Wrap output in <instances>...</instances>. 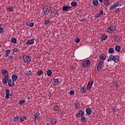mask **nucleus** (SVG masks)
Here are the masks:
<instances>
[{"instance_id":"f257e3e1","label":"nucleus","mask_w":125,"mask_h":125,"mask_svg":"<svg viewBox=\"0 0 125 125\" xmlns=\"http://www.w3.org/2000/svg\"><path fill=\"white\" fill-rule=\"evenodd\" d=\"M42 10H43V13L44 15H48L50 13V12L52 9H51V6L49 7H47L46 8L42 7Z\"/></svg>"},{"instance_id":"f03ea898","label":"nucleus","mask_w":125,"mask_h":125,"mask_svg":"<svg viewBox=\"0 0 125 125\" xmlns=\"http://www.w3.org/2000/svg\"><path fill=\"white\" fill-rule=\"evenodd\" d=\"M90 61L86 60L82 62V66L83 67V68L89 67V66H90Z\"/></svg>"},{"instance_id":"7ed1b4c3","label":"nucleus","mask_w":125,"mask_h":125,"mask_svg":"<svg viewBox=\"0 0 125 125\" xmlns=\"http://www.w3.org/2000/svg\"><path fill=\"white\" fill-rule=\"evenodd\" d=\"M103 64H104V61H100L98 65L97 66V70L98 72H100L102 69V66H103Z\"/></svg>"},{"instance_id":"20e7f679","label":"nucleus","mask_w":125,"mask_h":125,"mask_svg":"<svg viewBox=\"0 0 125 125\" xmlns=\"http://www.w3.org/2000/svg\"><path fill=\"white\" fill-rule=\"evenodd\" d=\"M115 30H117L116 26H111L107 29V32L108 33H113V32H115Z\"/></svg>"},{"instance_id":"39448f33","label":"nucleus","mask_w":125,"mask_h":125,"mask_svg":"<svg viewBox=\"0 0 125 125\" xmlns=\"http://www.w3.org/2000/svg\"><path fill=\"white\" fill-rule=\"evenodd\" d=\"M23 61L25 63H29V62H31V58L28 56L23 55L22 56Z\"/></svg>"},{"instance_id":"423d86ee","label":"nucleus","mask_w":125,"mask_h":125,"mask_svg":"<svg viewBox=\"0 0 125 125\" xmlns=\"http://www.w3.org/2000/svg\"><path fill=\"white\" fill-rule=\"evenodd\" d=\"M83 116H84V112L81 110L79 111L78 113L76 114L75 117L76 118H80L81 117H83Z\"/></svg>"},{"instance_id":"0eeeda50","label":"nucleus","mask_w":125,"mask_h":125,"mask_svg":"<svg viewBox=\"0 0 125 125\" xmlns=\"http://www.w3.org/2000/svg\"><path fill=\"white\" fill-rule=\"evenodd\" d=\"M34 43H35V38H32L31 40H28L26 42V44H27V45L34 44Z\"/></svg>"},{"instance_id":"6e6552de","label":"nucleus","mask_w":125,"mask_h":125,"mask_svg":"<svg viewBox=\"0 0 125 125\" xmlns=\"http://www.w3.org/2000/svg\"><path fill=\"white\" fill-rule=\"evenodd\" d=\"M8 79H9V75H6L5 77L2 79V83L3 84L7 83V82H8Z\"/></svg>"},{"instance_id":"1a4fd4ad","label":"nucleus","mask_w":125,"mask_h":125,"mask_svg":"<svg viewBox=\"0 0 125 125\" xmlns=\"http://www.w3.org/2000/svg\"><path fill=\"white\" fill-rule=\"evenodd\" d=\"M114 41L117 42H122V38L120 37V36L115 35L114 37Z\"/></svg>"},{"instance_id":"9d476101","label":"nucleus","mask_w":125,"mask_h":125,"mask_svg":"<svg viewBox=\"0 0 125 125\" xmlns=\"http://www.w3.org/2000/svg\"><path fill=\"white\" fill-rule=\"evenodd\" d=\"M112 61L115 62V63H118L119 61H120V56L116 55V56H113V59Z\"/></svg>"},{"instance_id":"9b49d317","label":"nucleus","mask_w":125,"mask_h":125,"mask_svg":"<svg viewBox=\"0 0 125 125\" xmlns=\"http://www.w3.org/2000/svg\"><path fill=\"white\" fill-rule=\"evenodd\" d=\"M5 91L6 93L5 98H6V99H9L10 98V97H9L10 91H9V89H6Z\"/></svg>"},{"instance_id":"f8f14e48","label":"nucleus","mask_w":125,"mask_h":125,"mask_svg":"<svg viewBox=\"0 0 125 125\" xmlns=\"http://www.w3.org/2000/svg\"><path fill=\"white\" fill-rule=\"evenodd\" d=\"M15 84L14 81H13L11 79H9L8 81V85L10 87L13 86Z\"/></svg>"},{"instance_id":"ddd939ff","label":"nucleus","mask_w":125,"mask_h":125,"mask_svg":"<svg viewBox=\"0 0 125 125\" xmlns=\"http://www.w3.org/2000/svg\"><path fill=\"white\" fill-rule=\"evenodd\" d=\"M59 83V81L58 80V79H53L52 82V84L53 85H54V86H56L57 85H58Z\"/></svg>"},{"instance_id":"4468645a","label":"nucleus","mask_w":125,"mask_h":125,"mask_svg":"<svg viewBox=\"0 0 125 125\" xmlns=\"http://www.w3.org/2000/svg\"><path fill=\"white\" fill-rule=\"evenodd\" d=\"M93 81H91L88 83L87 85V90H90V88H91V86H92V84H93Z\"/></svg>"},{"instance_id":"2eb2a0df","label":"nucleus","mask_w":125,"mask_h":125,"mask_svg":"<svg viewBox=\"0 0 125 125\" xmlns=\"http://www.w3.org/2000/svg\"><path fill=\"white\" fill-rule=\"evenodd\" d=\"M70 8H72V7H68L67 6H62L63 11H69V9H70Z\"/></svg>"},{"instance_id":"dca6fc26","label":"nucleus","mask_w":125,"mask_h":125,"mask_svg":"<svg viewBox=\"0 0 125 125\" xmlns=\"http://www.w3.org/2000/svg\"><path fill=\"white\" fill-rule=\"evenodd\" d=\"M103 2L105 6H109L110 5V1L108 0H104Z\"/></svg>"},{"instance_id":"f3484780","label":"nucleus","mask_w":125,"mask_h":125,"mask_svg":"<svg viewBox=\"0 0 125 125\" xmlns=\"http://www.w3.org/2000/svg\"><path fill=\"white\" fill-rule=\"evenodd\" d=\"M86 113L87 115H91V113H92V110H91V108H87L86 109Z\"/></svg>"},{"instance_id":"a211bd4d","label":"nucleus","mask_w":125,"mask_h":125,"mask_svg":"<svg viewBox=\"0 0 125 125\" xmlns=\"http://www.w3.org/2000/svg\"><path fill=\"white\" fill-rule=\"evenodd\" d=\"M122 4H123V2L121 0H118L116 3V7H118V6H122Z\"/></svg>"},{"instance_id":"6ab92c4d","label":"nucleus","mask_w":125,"mask_h":125,"mask_svg":"<svg viewBox=\"0 0 125 125\" xmlns=\"http://www.w3.org/2000/svg\"><path fill=\"white\" fill-rule=\"evenodd\" d=\"M12 80L13 81H15L17 80V79H18V76H17V75L16 74H13V75H12Z\"/></svg>"},{"instance_id":"aec40b11","label":"nucleus","mask_w":125,"mask_h":125,"mask_svg":"<svg viewBox=\"0 0 125 125\" xmlns=\"http://www.w3.org/2000/svg\"><path fill=\"white\" fill-rule=\"evenodd\" d=\"M92 3L95 6H97L99 4V1L98 0H93Z\"/></svg>"},{"instance_id":"412c9836","label":"nucleus","mask_w":125,"mask_h":125,"mask_svg":"<svg viewBox=\"0 0 125 125\" xmlns=\"http://www.w3.org/2000/svg\"><path fill=\"white\" fill-rule=\"evenodd\" d=\"M117 7V5H116V3H114L112 5L110 6L109 7V10H112V9H114Z\"/></svg>"},{"instance_id":"4be33fe9","label":"nucleus","mask_w":125,"mask_h":125,"mask_svg":"<svg viewBox=\"0 0 125 125\" xmlns=\"http://www.w3.org/2000/svg\"><path fill=\"white\" fill-rule=\"evenodd\" d=\"M80 91L82 92V93H85V92L86 91V88L83 86L81 87Z\"/></svg>"},{"instance_id":"5701e85b","label":"nucleus","mask_w":125,"mask_h":125,"mask_svg":"<svg viewBox=\"0 0 125 125\" xmlns=\"http://www.w3.org/2000/svg\"><path fill=\"white\" fill-rule=\"evenodd\" d=\"M51 122L52 124H53V125H56L57 123V120L55 118H52L51 120Z\"/></svg>"},{"instance_id":"b1692460","label":"nucleus","mask_w":125,"mask_h":125,"mask_svg":"<svg viewBox=\"0 0 125 125\" xmlns=\"http://www.w3.org/2000/svg\"><path fill=\"white\" fill-rule=\"evenodd\" d=\"M115 50H116V51H117V52L121 51V47L120 46V45L115 46Z\"/></svg>"},{"instance_id":"393cba45","label":"nucleus","mask_w":125,"mask_h":125,"mask_svg":"<svg viewBox=\"0 0 125 125\" xmlns=\"http://www.w3.org/2000/svg\"><path fill=\"white\" fill-rule=\"evenodd\" d=\"M113 54H111L110 56H109V58L107 59V62H110V61H113Z\"/></svg>"},{"instance_id":"a878e982","label":"nucleus","mask_w":125,"mask_h":125,"mask_svg":"<svg viewBox=\"0 0 125 125\" xmlns=\"http://www.w3.org/2000/svg\"><path fill=\"white\" fill-rule=\"evenodd\" d=\"M20 123H23V122H24L25 120H27V117L26 116H23L21 118H20Z\"/></svg>"},{"instance_id":"bb28decb","label":"nucleus","mask_w":125,"mask_h":125,"mask_svg":"<svg viewBox=\"0 0 125 125\" xmlns=\"http://www.w3.org/2000/svg\"><path fill=\"white\" fill-rule=\"evenodd\" d=\"M18 120H19V116L18 115L17 116H15L13 118V122L15 123H17V122H18Z\"/></svg>"},{"instance_id":"cd10ccee","label":"nucleus","mask_w":125,"mask_h":125,"mask_svg":"<svg viewBox=\"0 0 125 125\" xmlns=\"http://www.w3.org/2000/svg\"><path fill=\"white\" fill-rule=\"evenodd\" d=\"M71 5L72 6H74V7L77 6V5H78V2H76V1H73L71 2Z\"/></svg>"},{"instance_id":"c85d7f7f","label":"nucleus","mask_w":125,"mask_h":125,"mask_svg":"<svg viewBox=\"0 0 125 125\" xmlns=\"http://www.w3.org/2000/svg\"><path fill=\"white\" fill-rule=\"evenodd\" d=\"M11 42H12V43H17V39L14 38H12L11 40Z\"/></svg>"},{"instance_id":"c756f323","label":"nucleus","mask_w":125,"mask_h":125,"mask_svg":"<svg viewBox=\"0 0 125 125\" xmlns=\"http://www.w3.org/2000/svg\"><path fill=\"white\" fill-rule=\"evenodd\" d=\"M47 75L48 77H50L52 75V71L51 70H48L47 71Z\"/></svg>"},{"instance_id":"7c9ffc66","label":"nucleus","mask_w":125,"mask_h":125,"mask_svg":"<svg viewBox=\"0 0 125 125\" xmlns=\"http://www.w3.org/2000/svg\"><path fill=\"white\" fill-rule=\"evenodd\" d=\"M26 26H28V27H30V28L32 27H34V22H31L29 23H26Z\"/></svg>"},{"instance_id":"2f4dec72","label":"nucleus","mask_w":125,"mask_h":125,"mask_svg":"<svg viewBox=\"0 0 125 125\" xmlns=\"http://www.w3.org/2000/svg\"><path fill=\"white\" fill-rule=\"evenodd\" d=\"M102 39L104 40V41H106L107 39H108V36L106 35V34H104L101 37Z\"/></svg>"},{"instance_id":"473e14b6","label":"nucleus","mask_w":125,"mask_h":125,"mask_svg":"<svg viewBox=\"0 0 125 125\" xmlns=\"http://www.w3.org/2000/svg\"><path fill=\"white\" fill-rule=\"evenodd\" d=\"M100 59H101V60H105V59H106V56L105 55V54H102L100 56Z\"/></svg>"},{"instance_id":"72a5a7b5","label":"nucleus","mask_w":125,"mask_h":125,"mask_svg":"<svg viewBox=\"0 0 125 125\" xmlns=\"http://www.w3.org/2000/svg\"><path fill=\"white\" fill-rule=\"evenodd\" d=\"M7 10L8 11H9V12H12V11H13V7H7Z\"/></svg>"},{"instance_id":"f704fd0d","label":"nucleus","mask_w":125,"mask_h":125,"mask_svg":"<svg viewBox=\"0 0 125 125\" xmlns=\"http://www.w3.org/2000/svg\"><path fill=\"white\" fill-rule=\"evenodd\" d=\"M114 48H110L108 49V52L109 53H110V54H112V53H114Z\"/></svg>"},{"instance_id":"c9c22d12","label":"nucleus","mask_w":125,"mask_h":125,"mask_svg":"<svg viewBox=\"0 0 125 125\" xmlns=\"http://www.w3.org/2000/svg\"><path fill=\"white\" fill-rule=\"evenodd\" d=\"M40 116H41L40 113H36L35 114L34 117L35 119H39V118H40Z\"/></svg>"},{"instance_id":"e433bc0d","label":"nucleus","mask_w":125,"mask_h":125,"mask_svg":"<svg viewBox=\"0 0 125 125\" xmlns=\"http://www.w3.org/2000/svg\"><path fill=\"white\" fill-rule=\"evenodd\" d=\"M2 75H8L9 72L7 70H2L1 71Z\"/></svg>"},{"instance_id":"4c0bfd02","label":"nucleus","mask_w":125,"mask_h":125,"mask_svg":"<svg viewBox=\"0 0 125 125\" xmlns=\"http://www.w3.org/2000/svg\"><path fill=\"white\" fill-rule=\"evenodd\" d=\"M81 121L83 122V123H85V122L87 121V119H86L85 117L83 116L81 118Z\"/></svg>"},{"instance_id":"58836bf2","label":"nucleus","mask_w":125,"mask_h":125,"mask_svg":"<svg viewBox=\"0 0 125 125\" xmlns=\"http://www.w3.org/2000/svg\"><path fill=\"white\" fill-rule=\"evenodd\" d=\"M37 74L38 76H42V75L43 74V71H42V70H40V71H38Z\"/></svg>"},{"instance_id":"ea45409f","label":"nucleus","mask_w":125,"mask_h":125,"mask_svg":"<svg viewBox=\"0 0 125 125\" xmlns=\"http://www.w3.org/2000/svg\"><path fill=\"white\" fill-rule=\"evenodd\" d=\"M54 109L55 111H59V107L57 104L54 105Z\"/></svg>"},{"instance_id":"a19ab883","label":"nucleus","mask_w":125,"mask_h":125,"mask_svg":"<svg viewBox=\"0 0 125 125\" xmlns=\"http://www.w3.org/2000/svg\"><path fill=\"white\" fill-rule=\"evenodd\" d=\"M49 23H50V21L49 20H45L44 21V24L45 25H47L48 24H49Z\"/></svg>"},{"instance_id":"79ce46f5","label":"nucleus","mask_w":125,"mask_h":125,"mask_svg":"<svg viewBox=\"0 0 125 125\" xmlns=\"http://www.w3.org/2000/svg\"><path fill=\"white\" fill-rule=\"evenodd\" d=\"M55 11H56L55 9L53 7V9H52V10H51L50 14H55Z\"/></svg>"},{"instance_id":"37998d69","label":"nucleus","mask_w":125,"mask_h":125,"mask_svg":"<svg viewBox=\"0 0 125 125\" xmlns=\"http://www.w3.org/2000/svg\"><path fill=\"white\" fill-rule=\"evenodd\" d=\"M25 103L24 100H21L19 102V105H22V104H24Z\"/></svg>"},{"instance_id":"c03bdc74","label":"nucleus","mask_w":125,"mask_h":125,"mask_svg":"<svg viewBox=\"0 0 125 125\" xmlns=\"http://www.w3.org/2000/svg\"><path fill=\"white\" fill-rule=\"evenodd\" d=\"M74 42H76L77 43H79V42H81V40H80V39H79V38H77L76 39L74 40Z\"/></svg>"},{"instance_id":"a18cd8bd","label":"nucleus","mask_w":125,"mask_h":125,"mask_svg":"<svg viewBox=\"0 0 125 125\" xmlns=\"http://www.w3.org/2000/svg\"><path fill=\"white\" fill-rule=\"evenodd\" d=\"M79 106H80V103H76L75 105V108L76 109H79Z\"/></svg>"},{"instance_id":"49530a36","label":"nucleus","mask_w":125,"mask_h":125,"mask_svg":"<svg viewBox=\"0 0 125 125\" xmlns=\"http://www.w3.org/2000/svg\"><path fill=\"white\" fill-rule=\"evenodd\" d=\"M31 74H32V72H31V70H29L28 71H27L26 72V75L27 76H30V75H31Z\"/></svg>"},{"instance_id":"de8ad7c7","label":"nucleus","mask_w":125,"mask_h":125,"mask_svg":"<svg viewBox=\"0 0 125 125\" xmlns=\"http://www.w3.org/2000/svg\"><path fill=\"white\" fill-rule=\"evenodd\" d=\"M3 28L0 27V34H2L3 33Z\"/></svg>"},{"instance_id":"09e8293b","label":"nucleus","mask_w":125,"mask_h":125,"mask_svg":"<svg viewBox=\"0 0 125 125\" xmlns=\"http://www.w3.org/2000/svg\"><path fill=\"white\" fill-rule=\"evenodd\" d=\"M101 16L100 14H96L95 15L96 18H99V17H101Z\"/></svg>"},{"instance_id":"8fccbe9b","label":"nucleus","mask_w":125,"mask_h":125,"mask_svg":"<svg viewBox=\"0 0 125 125\" xmlns=\"http://www.w3.org/2000/svg\"><path fill=\"white\" fill-rule=\"evenodd\" d=\"M69 94H70L71 95H73V94H75V91H74L73 90H71L69 92Z\"/></svg>"},{"instance_id":"3c124183","label":"nucleus","mask_w":125,"mask_h":125,"mask_svg":"<svg viewBox=\"0 0 125 125\" xmlns=\"http://www.w3.org/2000/svg\"><path fill=\"white\" fill-rule=\"evenodd\" d=\"M115 12L116 13H120V12H121V11H120V9L119 8L116 9Z\"/></svg>"},{"instance_id":"603ef678","label":"nucleus","mask_w":125,"mask_h":125,"mask_svg":"<svg viewBox=\"0 0 125 125\" xmlns=\"http://www.w3.org/2000/svg\"><path fill=\"white\" fill-rule=\"evenodd\" d=\"M6 53L7 54H10V49H7L5 51Z\"/></svg>"},{"instance_id":"864d4df0","label":"nucleus","mask_w":125,"mask_h":125,"mask_svg":"<svg viewBox=\"0 0 125 125\" xmlns=\"http://www.w3.org/2000/svg\"><path fill=\"white\" fill-rule=\"evenodd\" d=\"M13 52H17V51H18V49L15 48L13 49Z\"/></svg>"},{"instance_id":"5fc2aeb1","label":"nucleus","mask_w":125,"mask_h":125,"mask_svg":"<svg viewBox=\"0 0 125 125\" xmlns=\"http://www.w3.org/2000/svg\"><path fill=\"white\" fill-rule=\"evenodd\" d=\"M104 13V11L103 10H101L100 11V14L101 16L103 15Z\"/></svg>"},{"instance_id":"6e6d98bb","label":"nucleus","mask_w":125,"mask_h":125,"mask_svg":"<svg viewBox=\"0 0 125 125\" xmlns=\"http://www.w3.org/2000/svg\"><path fill=\"white\" fill-rule=\"evenodd\" d=\"M85 18L81 19L80 22H84V21H85Z\"/></svg>"},{"instance_id":"4d7b16f0","label":"nucleus","mask_w":125,"mask_h":125,"mask_svg":"<svg viewBox=\"0 0 125 125\" xmlns=\"http://www.w3.org/2000/svg\"><path fill=\"white\" fill-rule=\"evenodd\" d=\"M115 86H116V88H118V87H119V84L118 83H116Z\"/></svg>"},{"instance_id":"13d9d810","label":"nucleus","mask_w":125,"mask_h":125,"mask_svg":"<svg viewBox=\"0 0 125 125\" xmlns=\"http://www.w3.org/2000/svg\"><path fill=\"white\" fill-rule=\"evenodd\" d=\"M70 69L71 70H74V66L73 65H70L69 67Z\"/></svg>"},{"instance_id":"bf43d9fd","label":"nucleus","mask_w":125,"mask_h":125,"mask_svg":"<svg viewBox=\"0 0 125 125\" xmlns=\"http://www.w3.org/2000/svg\"><path fill=\"white\" fill-rule=\"evenodd\" d=\"M55 15H58V16H59V14H58V12H57V11H55Z\"/></svg>"},{"instance_id":"052dcab7","label":"nucleus","mask_w":125,"mask_h":125,"mask_svg":"<svg viewBox=\"0 0 125 125\" xmlns=\"http://www.w3.org/2000/svg\"><path fill=\"white\" fill-rule=\"evenodd\" d=\"M113 113H115V112H116L117 108H113Z\"/></svg>"},{"instance_id":"680f3d73","label":"nucleus","mask_w":125,"mask_h":125,"mask_svg":"<svg viewBox=\"0 0 125 125\" xmlns=\"http://www.w3.org/2000/svg\"><path fill=\"white\" fill-rule=\"evenodd\" d=\"M9 59H13V56H10L9 57Z\"/></svg>"},{"instance_id":"e2e57ef3","label":"nucleus","mask_w":125,"mask_h":125,"mask_svg":"<svg viewBox=\"0 0 125 125\" xmlns=\"http://www.w3.org/2000/svg\"><path fill=\"white\" fill-rule=\"evenodd\" d=\"M4 57H8V54H7L6 53H5Z\"/></svg>"},{"instance_id":"0e129e2a","label":"nucleus","mask_w":125,"mask_h":125,"mask_svg":"<svg viewBox=\"0 0 125 125\" xmlns=\"http://www.w3.org/2000/svg\"><path fill=\"white\" fill-rule=\"evenodd\" d=\"M99 1H100V2L102 3V2H103L104 0H99Z\"/></svg>"},{"instance_id":"69168bd1","label":"nucleus","mask_w":125,"mask_h":125,"mask_svg":"<svg viewBox=\"0 0 125 125\" xmlns=\"http://www.w3.org/2000/svg\"><path fill=\"white\" fill-rule=\"evenodd\" d=\"M10 96H12V94H9V97Z\"/></svg>"},{"instance_id":"338daca9","label":"nucleus","mask_w":125,"mask_h":125,"mask_svg":"<svg viewBox=\"0 0 125 125\" xmlns=\"http://www.w3.org/2000/svg\"><path fill=\"white\" fill-rule=\"evenodd\" d=\"M47 125H52V124H47Z\"/></svg>"},{"instance_id":"774afa93","label":"nucleus","mask_w":125,"mask_h":125,"mask_svg":"<svg viewBox=\"0 0 125 125\" xmlns=\"http://www.w3.org/2000/svg\"><path fill=\"white\" fill-rule=\"evenodd\" d=\"M0 26H2V23H0Z\"/></svg>"}]
</instances>
